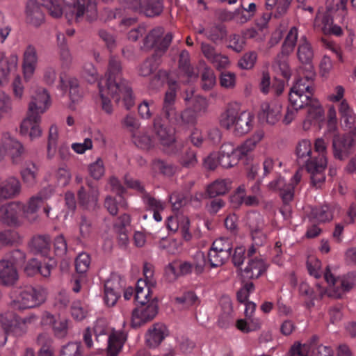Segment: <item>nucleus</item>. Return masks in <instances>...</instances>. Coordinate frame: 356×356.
<instances>
[{
	"instance_id": "nucleus-1",
	"label": "nucleus",
	"mask_w": 356,
	"mask_h": 356,
	"mask_svg": "<svg viewBox=\"0 0 356 356\" xmlns=\"http://www.w3.org/2000/svg\"><path fill=\"white\" fill-rule=\"evenodd\" d=\"M314 87L305 86L300 82H296L289 93L290 106L283 119L285 124H290L295 118L298 111L305 107L308 108L307 120H318L324 114L323 108L317 98L314 96Z\"/></svg>"
},
{
	"instance_id": "nucleus-2",
	"label": "nucleus",
	"mask_w": 356,
	"mask_h": 356,
	"mask_svg": "<svg viewBox=\"0 0 356 356\" xmlns=\"http://www.w3.org/2000/svg\"><path fill=\"white\" fill-rule=\"evenodd\" d=\"M296 154L299 163L305 164L307 172L310 174L311 183L316 188H321L325 180V170L327 168V158L312 155V145L309 140L300 141L296 149Z\"/></svg>"
},
{
	"instance_id": "nucleus-3",
	"label": "nucleus",
	"mask_w": 356,
	"mask_h": 356,
	"mask_svg": "<svg viewBox=\"0 0 356 356\" xmlns=\"http://www.w3.org/2000/svg\"><path fill=\"white\" fill-rule=\"evenodd\" d=\"M254 116L248 111H239L236 104H228L220 116V124L227 130H232L238 136L248 133L252 127Z\"/></svg>"
},
{
	"instance_id": "nucleus-4",
	"label": "nucleus",
	"mask_w": 356,
	"mask_h": 356,
	"mask_svg": "<svg viewBox=\"0 0 356 356\" xmlns=\"http://www.w3.org/2000/svg\"><path fill=\"white\" fill-rule=\"evenodd\" d=\"M297 56L299 61L304 65L298 70L299 78L296 82H300L305 86L314 87V81L316 73L312 65L314 51L311 44L308 42L305 35L300 37L298 49Z\"/></svg>"
},
{
	"instance_id": "nucleus-5",
	"label": "nucleus",
	"mask_w": 356,
	"mask_h": 356,
	"mask_svg": "<svg viewBox=\"0 0 356 356\" xmlns=\"http://www.w3.org/2000/svg\"><path fill=\"white\" fill-rule=\"evenodd\" d=\"M298 36V29L296 26L291 27L282 44L281 51L275 58L272 65L273 70L286 79H289L291 76L288 58L294 50Z\"/></svg>"
},
{
	"instance_id": "nucleus-6",
	"label": "nucleus",
	"mask_w": 356,
	"mask_h": 356,
	"mask_svg": "<svg viewBox=\"0 0 356 356\" xmlns=\"http://www.w3.org/2000/svg\"><path fill=\"white\" fill-rule=\"evenodd\" d=\"M67 8L65 17L70 22H81L86 15L90 22L97 17V8L96 0H63Z\"/></svg>"
},
{
	"instance_id": "nucleus-7",
	"label": "nucleus",
	"mask_w": 356,
	"mask_h": 356,
	"mask_svg": "<svg viewBox=\"0 0 356 356\" xmlns=\"http://www.w3.org/2000/svg\"><path fill=\"white\" fill-rule=\"evenodd\" d=\"M15 293L13 307L19 309L39 306L46 300L45 291L40 287L25 286L17 289Z\"/></svg>"
},
{
	"instance_id": "nucleus-8",
	"label": "nucleus",
	"mask_w": 356,
	"mask_h": 356,
	"mask_svg": "<svg viewBox=\"0 0 356 356\" xmlns=\"http://www.w3.org/2000/svg\"><path fill=\"white\" fill-rule=\"evenodd\" d=\"M108 67L110 76H113V79L114 78L116 80L118 86L116 92L120 99H123L124 105L129 110L134 106V100L129 83L122 78V65L120 60L111 56L109 59Z\"/></svg>"
},
{
	"instance_id": "nucleus-9",
	"label": "nucleus",
	"mask_w": 356,
	"mask_h": 356,
	"mask_svg": "<svg viewBox=\"0 0 356 356\" xmlns=\"http://www.w3.org/2000/svg\"><path fill=\"white\" fill-rule=\"evenodd\" d=\"M136 307L132 311L131 327L138 328L152 321L158 313L159 306L156 297L146 298V300L136 301Z\"/></svg>"
},
{
	"instance_id": "nucleus-10",
	"label": "nucleus",
	"mask_w": 356,
	"mask_h": 356,
	"mask_svg": "<svg viewBox=\"0 0 356 356\" xmlns=\"http://www.w3.org/2000/svg\"><path fill=\"white\" fill-rule=\"evenodd\" d=\"M332 153L335 159L345 161L356 149V127L344 134H335L332 141Z\"/></svg>"
},
{
	"instance_id": "nucleus-11",
	"label": "nucleus",
	"mask_w": 356,
	"mask_h": 356,
	"mask_svg": "<svg viewBox=\"0 0 356 356\" xmlns=\"http://www.w3.org/2000/svg\"><path fill=\"white\" fill-rule=\"evenodd\" d=\"M324 277L332 287L328 296L334 298H341L345 292L350 291L356 284V274L350 273L342 277H334L328 266L326 268Z\"/></svg>"
},
{
	"instance_id": "nucleus-12",
	"label": "nucleus",
	"mask_w": 356,
	"mask_h": 356,
	"mask_svg": "<svg viewBox=\"0 0 356 356\" xmlns=\"http://www.w3.org/2000/svg\"><path fill=\"white\" fill-rule=\"evenodd\" d=\"M98 86L102 99V108L106 113L111 115L113 113V106L110 98L118 103L120 97L116 92L118 89L116 80L113 79V76H110L108 67L106 77L99 82Z\"/></svg>"
},
{
	"instance_id": "nucleus-13",
	"label": "nucleus",
	"mask_w": 356,
	"mask_h": 356,
	"mask_svg": "<svg viewBox=\"0 0 356 356\" xmlns=\"http://www.w3.org/2000/svg\"><path fill=\"white\" fill-rule=\"evenodd\" d=\"M172 40V34L168 32L165 34L161 26L153 29L145 36L143 41V48L145 49H154L155 56H159L169 47Z\"/></svg>"
},
{
	"instance_id": "nucleus-14",
	"label": "nucleus",
	"mask_w": 356,
	"mask_h": 356,
	"mask_svg": "<svg viewBox=\"0 0 356 356\" xmlns=\"http://www.w3.org/2000/svg\"><path fill=\"white\" fill-rule=\"evenodd\" d=\"M51 105L50 95L43 88H36L31 95L26 115L29 118H41Z\"/></svg>"
},
{
	"instance_id": "nucleus-15",
	"label": "nucleus",
	"mask_w": 356,
	"mask_h": 356,
	"mask_svg": "<svg viewBox=\"0 0 356 356\" xmlns=\"http://www.w3.org/2000/svg\"><path fill=\"white\" fill-rule=\"evenodd\" d=\"M24 205L13 202L0 207V221L8 226L18 227L23 223Z\"/></svg>"
},
{
	"instance_id": "nucleus-16",
	"label": "nucleus",
	"mask_w": 356,
	"mask_h": 356,
	"mask_svg": "<svg viewBox=\"0 0 356 356\" xmlns=\"http://www.w3.org/2000/svg\"><path fill=\"white\" fill-rule=\"evenodd\" d=\"M153 131L160 144L164 147H170L175 145L178 149V145L175 144V137L172 131L164 123L161 116H156L153 121Z\"/></svg>"
},
{
	"instance_id": "nucleus-17",
	"label": "nucleus",
	"mask_w": 356,
	"mask_h": 356,
	"mask_svg": "<svg viewBox=\"0 0 356 356\" xmlns=\"http://www.w3.org/2000/svg\"><path fill=\"white\" fill-rule=\"evenodd\" d=\"M175 101L176 91L170 88L165 92L160 116L171 125H175L179 113L175 106Z\"/></svg>"
},
{
	"instance_id": "nucleus-18",
	"label": "nucleus",
	"mask_w": 356,
	"mask_h": 356,
	"mask_svg": "<svg viewBox=\"0 0 356 356\" xmlns=\"http://www.w3.org/2000/svg\"><path fill=\"white\" fill-rule=\"evenodd\" d=\"M24 152L23 145L16 139L9 135H5L0 146V159L6 154L10 155L13 162L15 164L21 161V156Z\"/></svg>"
},
{
	"instance_id": "nucleus-19",
	"label": "nucleus",
	"mask_w": 356,
	"mask_h": 356,
	"mask_svg": "<svg viewBox=\"0 0 356 356\" xmlns=\"http://www.w3.org/2000/svg\"><path fill=\"white\" fill-rule=\"evenodd\" d=\"M238 152L231 143H224L217 153L219 165L224 168H229L236 165L239 161Z\"/></svg>"
},
{
	"instance_id": "nucleus-20",
	"label": "nucleus",
	"mask_w": 356,
	"mask_h": 356,
	"mask_svg": "<svg viewBox=\"0 0 356 356\" xmlns=\"http://www.w3.org/2000/svg\"><path fill=\"white\" fill-rule=\"evenodd\" d=\"M248 225L254 243L257 245H261L266 240V236L262 232L264 228L262 216L258 213L250 214L248 216Z\"/></svg>"
},
{
	"instance_id": "nucleus-21",
	"label": "nucleus",
	"mask_w": 356,
	"mask_h": 356,
	"mask_svg": "<svg viewBox=\"0 0 356 356\" xmlns=\"http://www.w3.org/2000/svg\"><path fill=\"white\" fill-rule=\"evenodd\" d=\"M19 279L16 268L9 260H0V284L10 286Z\"/></svg>"
},
{
	"instance_id": "nucleus-22",
	"label": "nucleus",
	"mask_w": 356,
	"mask_h": 356,
	"mask_svg": "<svg viewBox=\"0 0 356 356\" xmlns=\"http://www.w3.org/2000/svg\"><path fill=\"white\" fill-rule=\"evenodd\" d=\"M38 61V56L36 49L33 45H29L23 55V70L24 77L30 79L33 74Z\"/></svg>"
},
{
	"instance_id": "nucleus-23",
	"label": "nucleus",
	"mask_w": 356,
	"mask_h": 356,
	"mask_svg": "<svg viewBox=\"0 0 356 356\" xmlns=\"http://www.w3.org/2000/svg\"><path fill=\"white\" fill-rule=\"evenodd\" d=\"M281 106L272 103H264L261 106L259 119L261 122L275 124L280 118Z\"/></svg>"
},
{
	"instance_id": "nucleus-24",
	"label": "nucleus",
	"mask_w": 356,
	"mask_h": 356,
	"mask_svg": "<svg viewBox=\"0 0 356 356\" xmlns=\"http://www.w3.org/2000/svg\"><path fill=\"white\" fill-rule=\"evenodd\" d=\"M29 247L35 254L48 257L51 251V238L47 235L35 236L29 241Z\"/></svg>"
},
{
	"instance_id": "nucleus-25",
	"label": "nucleus",
	"mask_w": 356,
	"mask_h": 356,
	"mask_svg": "<svg viewBox=\"0 0 356 356\" xmlns=\"http://www.w3.org/2000/svg\"><path fill=\"white\" fill-rule=\"evenodd\" d=\"M20 191V182L14 177H8L0 182V199L13 198L19 194Z\"/></svg>"
},
{
	"instance_id": "nucleus-26",
	"label": "nucleus",
	"mask_w": 356,
	"mask_h": 356,
	"mask_svg": "<svg viewBox=\"0 0 356 356\" xmlns=\"http://www.w3.org/2000/svg\"><path fill=\"white\" fill-rule=\"evenodd\" d=\"M26 14L27 22L35 27L40 26L44 20L42 6L35 1L29 0L27 2Z\"/></svg>"
},
{
	"instance_id": "nucleus-27",
	"label": "nucleus",
	"mask_w": 356,
	"mask_h": 356,
	"mask_svg": "<svg viewBox=\"0 0 356 356\" xmlns=\"http://www.w3.org/2000/svg\"><path fill=\"white\" fill-rule=\"evenodd\" d=\"M266 270L264 261L260 259H251L248 261L247 266L242 272L244 280L257 279Z\"/></svg>"
},
{
	"instance_id": "nucleus-28",
	"label": "nucleus",
	"mask_w": 356,
	"mask_h": 356,
	"mask_svg": "<svg viewBox=\"0 0 356 356\" xmlns=\"http://www.w3.org/2000/svg\"><path fill=\"white\" fill-rule=\"evenodd\" d=\"M168 335V330L162 323H155L148 330L146 343L149 347H156Z\"/></svg>"
},
{
	"instance_id": "nucleus-29",
	"label": "nucleus",
	"mask_w": 356,
	"mask_h": 356,
	"mask_svg": "<svg viewBox=\"0 0 356 356\" xmlns=\"http://www.w3.org/2000/svg\"><path fill=\"white\" fill-rule=\"evenodd\" d=\"M17 56L14 54L8 57L2 56L0 59V85L8 82L10 74L17 67Z\"/></svg>"
},
{
	"instance_id": "nucleus-30",
	"label": "nucleus",
	"mask_w": 356,
	"mask_h": 356,
	"mask_svg": "<svg viewBox=\"0 0 356 356\" xmlns=\"http://www.w3.org/2000/svg\"><path fill=\"white\" fill-rule=\"evenodd\" d=\"M41 118H26L22 121L20 127L22 134H29L31 139L38 138L42 134V129L40 127Z\"/></svg>"
},
{
	"instance_id": "nucleus-31",
	"label": "nucleus",
	"mask_w": 356,
	"mask_h": 356,
	"mask_svg": "<svg viewBox=\"0 0 356 356\" xmlns=\"http://www.w3.org/2000/svg\"><path fill=\"white\" fill-rule=\"evenodd\" d=\"M78 200L80 205L87 209H95L98 204L99 192L87 191L81 186L77 192Z\"/></svg>"
},
{
	"instance_id": "nucleus-32",
	"label": "nucleus",
	"mask_w": 356,
	"mask_h": 356,
	"mask_svg": "<svg viewBox=\"0 0 356 356\" xmlns=\"http://www.w3.org/2000/svg\"><path fill=\"white\" fill-rule=\"evenodd\" d=\"M341 123L346 129H352L356 119V115L346 100L341 101L339 106Z\"/></svg>"
},
{
	"instance_id": "nucleus-33",
	"label": "nucleus",
	"mask_w": 356,
	"mask_h": 356,
	"mask_svg": "<svg viewBox=\"0 0 356 356\" xmlns=\"http://www.w3.org/2000/svg\"><path fill=\"white\" fill-rule=\"evenodd\" d=\"M231 183L229 179H217L214 181L207 187L206 193L207 197L213 198L225 195L230 189Z\"/></svg>"
},
{
	"instance_id": "nucleus-34",
	"label": "nucleus",
	"mask_w": 356,
	"mask_h": 356,
	"mask_svg": "<svg viewBox=\"0 0 356 356\" xmlns=\"http://www.w3.org/2000/svg\"><path fill=\"white\" fill-rule=\"evenodd\" d=\"M131 136L134 145L141 149L149 150L155 145L154 139L146 131H137Z\"/></svg>"
},
{
	"instance_id": "nucleus-35",
	"label": "nucleus",
	"mask_w": 356,
	"mask_h": 356,
	"mask_svg": "<svg viewBox=\"0 0 356 356\" xmlns=\"http://www.w3.org/2000/svg\"><path fill=\"white\" fill-rule=\"evenodd\" d=\"M193 266L189 261H174L165 268L168 273H172L175 277L185 276L193 271Z\"/></svg>"
},
{
	"instance_id": "nucleus-36",
	"label": "nucleus",
	"mask_w": 356,
	"mask_h": 356,
	"mask_svg": "<svg viewBox=\"0 0 356 356\" xmlns=\"http://www.w3.org/2000/svg\"><path fill=\"white\" fill-rule=\"evenodd\" d=\"M126 340L123 332H113L108 339V355L117 356Z\"/></svg>"
},
{
	"instance_id": "nucleus-37",
	"label": "nucleus",
	"mask_w": 356,
	"mask_h": 356,
	"mask_svg": "<svg viewBox=\"0 0 356 356\" xmlns=\"http://www.w3.org/2000/svg\"><path fill=\"white\" fill-rule=\"evenodd\" d=\"M43 323H53V330L54 334L58 338H63L67 334V321L60 319L55 321L54 316L50 314H46L42 318Z\"/></svg>"
},
{
	"instance_id": "nucleus-38",
	"label": "nucleus",
	"mask_w": 356,
	"mask_h": 356,
	"mask_svg": "<svg viewBox=\"0 0 356 356\" xmlns=\"http://www.w3.org/2000/svg\"><path fill=\"white\" fill-rule=\"evenodd\" d=\"M205 35L213 43L219 44L227 38V28L222 24H213L207 29Z\"/></svg>"
},
{
	"instance_id": "nucleus-39",
	"label": "nucleus",
	"mask_w": 356,
	"mask_h": 356,
	"mask_svg": "<svg viewBox=\"0 0 356 356\" xmlns=\"http://www.w3.org/2000/svg\"><path fill=\"white\" fill-rule=\"evenodd\" d=\"M152 165L155 172L166 177L173 176L177 170V166L174 163L161 159H154Z\"/></svg>"
},
{
	"instance_id": "nucleus-40",
	"label": "nucleus",
	"mask_w": 356,
	"mask_h": 356,
	"mask_svg": "<svg viewBox=\"0 0 356 356\" xmlns=\"http://www.w3.org/2000/svg\"><path fill=\"white\" fill-rule=\"evenodd\" d=\"M332 213L327 206L312 209L308 216L310 222H325L332 219Z\"/></svg>"
},
{
	"instance_id": "nucleus-41",
	"label": "nucleus",
	"mask_w": 356,
	"mask_h": 356,
	"mask_svg": "<svg viewBox=\"0 0 356 356\" xmlns=\"http://www.w3.org/2000/svg\"><path fill=\"white\" fill-rule=\"evenodd\" d=\"M334 352L331 347L323 346L318 342V338L313 336L309 339V356H333Z\"/></svg>"
},
{
	"instance_id": "nucleus-42",
	"label": "nucleus",
	"mask_w": 356,
	"mask_h": 356,
	"mask_svg": "<svg viewBox=\"0 0 356 356\" xmlns=\"http://www.w3.org/2000/svg\"><path fill=\"white\" fill-rule=\"evenodd\" d=\"M163 0H144L143 15L147 17L160 15L163 11Z\"/></svg>"
},
{
	"instance_id": "nucleus-43",
	"label": "nucleus",
	"mask_w": 356,
	"mask_h": 356,
	"mask_svg": "<svg viewBox=\"0 0 356 356\" xmlns=\"http://www.w3.org/2000/svg\"><path fill=\"white\" fill-rule=\"evenodd\" d=\"M291 1L292 0H266V7L268 10H275V17H281L287 13Z\"/></svg>"
},
{
	"instance_id": "nucleus-44",
	"label": "nucleus",
	"mask_w": 356,
	"mask_h": 356,
	"mask_svg": "<svg viewBox=\"0 0 356 356\" xmlns=\"http://www.w3.org/2000/svg\"><path fill=\"white\" fill-rule=\"evenodd\" d=\"M191 100L192 108H191L197 116H200L207 113L208 108V102L206 98L202 96H194L189 97L188 95L185 97L186 102Z\"/></svg>"
},
{
	"instance_id": "nucleus-45",
	"label": "nucleus",
	"mask_w": 356,
	"mask_h": 356,
	"mask_svg": "<svg viewBox=\"0 0 356 356\" xmlns=\"http://www.w3.org/2000/svg\"><path fill=\"white\" fill-rule=\"evenodd\" d=\"M263 137L262 134H257L252 138L246 140L241 146L236 148V152H238L239 159L242 156L247 155L250 152L252 151L256 145L261 140Z\"/></svg>"
},
{
	"instance_id": "nucleus-46",
	"label": "nucleus",
	"mask_w": 356,
	"mask_h": 356,
	"mask_svg": "<svg viewBox=\"0 0 356 356\" xmlns=\"http://www.w3.org/2000/svg\"><path fill=\"white\" fill-rule=\"evenodd\" d=\"M236 327L241 332L248 333L259 330L261 327V321L258 318L246 317L245 319L238 320Z\"/></svg>"
},
{
	"instance_id": "nucleus-47",
	"label": "nucleus",
	"mask_w": 356,
	"mask_h": 356,
	"mask_svg": "<svg viewBox=\"0 0 356 356\" xmlns=\"http://www.w3.org/2000/svg\"><path fill=\"white\" fill-rule=\"evenodd\" d=\"M229 253L215 251L210 248L208 252V259L211 268H216L222 266L230 257Z\"/></svg>"
},
{
	"instance_id": "nucleus-48",
	"label": "nucleus",
	"mask_w": 356,
	"mask_h": 356,
	"mask_svg": "<svg viewBox=\"0 0 356 356\" xmlns=\"http://www.w3.org/2000/svg\"><path fill=\"white\" fill-rule=\"evenodd\" d=\"M197 117L191 108H186L179 113L175 125L179 127L194 125L197 122Z\"/></svg>"
},
{
	"instance_id": "nucleus-49",
	"label": "nucleus",
	"mask_w": 356,
	"mask_h": 356,
	"mask_svg": "<svg viewBox=\"0 0 356 356\" xmlns=\"http://www.w3.org/2000/svg\"><path fill=\"white\" fill-rule=\"evenodd\" d=\"M179 67L189 78H195L197 74L190 63V54L186 50H183L179 54Z\"/></svg>"
},
{
	"instance_id": "nucleus-50",
	"label": "nucleus",
	"mask_w": 356,
	"mask_h": 356,
	"mask_svg": "<svg viewBox=\"0 0 356 356\" xmlns=\"http://www.w3.org/2000/svg\"><path fill=\"white\" fill-rule=\"evenodd\" d=\"M153 286L146 280H138L136 286L135 300L140 301L146 300V298L151 297L150 289Z\"/></svg>"
},
{
	"instance_id": "nucleus-51",
	"label": "nucleus",
	"mask_w": 356,
	"mask_h": 356,
	"mask_svg": "<svg viewBox=\"0 0 356 356\" xmlns=\"http://www.w3.org/2000/svg\"><path fill=\"white\" fill-rule=\"evenodd\" d=\"M124 286L125 282L124 279L118 273H112L104 284V288L106 289V290L115 291L120 293H122Z\"/></svg>"
},
{
	"instance_id": "nucleus-52",
	"label": "nucleus",
	"mask_w": 356,
	"mask_h": 356,
	"mask_svg": "<svg viewBox=\"0 0 356 356\" xmlns=\"http://www.w3.org/2000/svg\"><path fill=\"white\" fill-rule=\"evenodd\" d=\"M38 169L33 163H27L25 168L21 171L23 181L29 186H33L35 183Z\"/></svg>"
},
{
	"instance_id": "nucleus-53",
	"label": "nucleus",
	"mask_w": 356,
	"mask_h": 356,
	"mask_svg": "<svg viewBox=\"0 0 356 356\" xmlns=\"http://www.w3.org/2000/svg\"><path fill=\"white\" fill-rule=\"evenodd\" d=\"M159 65L158 56L153 55L146 59L139 67V74L143 76H147L155 71Z\"/></svg>"
},
{
	"instance_id": "nucleus-54",
	"label": "nucleus",
	"mask_w": 356,
	"mask_h": 356,
	"mask_svg": "<svg viewBox=\"0 0 356 356\" xmlns=\"http://www.w3.org/2000/svg\"><path fill=\"white\" fill-rule=\"evenodd\" d=\"M179 163L186 168H191L196 165L197 159L196 152L191 149H186L178 159Z\"/></svg>"
},
{
	"instance_id": "nucleus-55",
	"label": "nucleus",
	"mask_w": 356,
	"mask_h": 356,
	"mask_svg": "<svg viewBox=\"0 0 356 356\" xmlns=\"http://www.w3.org/2000/svg\"><path fill=\"white\" fill-rule=\"evenodd\" d=\"M58 138V128L56 125H51L49 129L47 152L48 156L51 158L56 151Z\"/></svg>"
},
{
	"instance_id": "nucleus-56",
	"label": "nucleus",
	"mask_w": 356,
	"mask_h": 356,
	"mask_svg": "<svg viewBox=\"0 0 356 356\" xmlns=\"http://www.w3.org/2000/svg\"><path fill=\"white\" fill-rule=\"evenodd\" d=\"M211 248L213 249L215 251L229 253L231 255L233 248L232 241L225 237L219 238L213 242Z\"/></svg>"
},
{
	"instance_id": "nucleus-57",
	"label": "nucleus",
	"mask_w": 356,
	"mask_h": 356,
	"mask_svg": "<svg viewBox=\"0 0 356 356\" xmlns=\"http://www.w3.org/2000/svg\"><path fill=\"white\" fill-rule=\"evenodd\" d=\"M348 0H326V9L330 13H339V16H343Z\"/></svg>"
},
{
	"instance_id": "nucleus-58",
	"label": "nucleus",
	"mask_w": 356,
	"mask_h": 356,
	"mask_svg": "<svg viewBox=\"0 0 356 356\" xmlns=\"http://www.w3.org/2000/svg\"><path fill=\"white\" fill-rule=\"evenodd\" d=\"M175 302L185 308L199 304L198 298L193 291L186 292L181 296L175 298Z\"/></svg>"
},
{
	"instance_id": "nucleus-59",
	"label": "nucleus",
	"mask_w": 356,
	"mask_h": 356,
	"mask_svg": "<svg viewBox=\"0 0 356 356\" xmlns=\"http://www.w3.org/2000/svg\"><path fill=\"white\" fill-rule=\"evenodd\" d=\"M79 227L80 234V238H78L79 241H81L80 238H88L92 232L91 220L89 218H88L85 215H82L79 222Z\"/></svg>"
},
{
	"instance_id": "nucleus-60",
	"label": "nucleus",
	"mask_w": 356,
	"mask_h": 356,
	"mask_svg": "<svg viewBox=\"0 0 356 356\" xmlns=\"http://www.w3.org/2000/svg\"><path fill=\"white\" fill-rule=\"evenodd\" d=\"M257 54L255 51L245 53L238 60V65L243 70L252 69L257 60Z\"/></svg>"
},
{
	"instance_id": "nucleus-61",
	"label": "nucleus",
	"mask_w": 356,
	"mask_h": 356,
	"mask_svg": "<svg viewBox=\"0 0 356 356\" xmlns=\"http://www.w3.org/2000/svg\"><path fill=\"white\" fill-rule=\"evenodd\" d=\"M201 79L202 88L205 90H210L216 83L213 71L211 68L205 67L201 74Z\"/></svg>"
},
{
	"instance_id": "nucleus-62",
	"label": "nucleus",
	"mask_w": 356,
	"mask_h": 356,
	"mask_svg": "<svg viewBox=\"0 0 356 356\" xmlns=\"http://www.w3.org/2000/svg\"><path fill=\"white\" fill-rule=\"evenodd\" d=\"M121 124L131 133V135L138 131L140 127L139 120L133 114L129 113L121 120Z\"/></svg>"
},
{
	"instance_id": "nucleus-63",
	"label": "nucleus",
	"mask_w": 356,
	"mask_h": 356,
	"mask_svg": "<svg viewBox=\"0 0 356 356\" xmlns=\"http://www.w3.org/2000/svg\"><path fill=\"white\" fill-rule=\"evenodd\" d=\"M60 356H82V346L80 343H69L63 346Z\"/></svg>"
},
{
	"instance_id": "nucleus-64",
	"label": "nucleus",
	"mask_w": 356,
	"mask_h": 356,
	"mask_svg": "<svg viewBox=\"0 0 356 356\" xmlns=\"http://www.w3.org/2000/svg\"><path fill=\"white\" fill-rule=\"evenodd\" d=\"M90 264V255L86 252L79 254L75 260L76 270L79 273H86Z\"/></svg>"
}]
</instances>
